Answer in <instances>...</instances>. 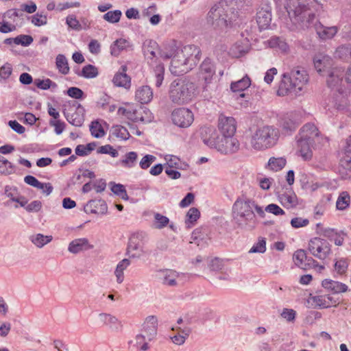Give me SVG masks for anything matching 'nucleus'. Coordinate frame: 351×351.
Returning a JSON list of instances; mask_svg holds the SVG:
<instances>
[{
  "mask_svg": "<svg viewBox=\"0 0 351 351\" xmlns=\"http://www.w3.org/2000/svg\"><path fill=\"white\" fill-rule=\"evenodd\" d=\"M91 134L95 138H101L104 136V130L98 121H93L90 126Z\"/></svg>",
  "mask_w": 351,
  "mask_h": 351,
  "instance_id": "obj_50",
  "label": "nucleus"
},
{
  "mask_svg": "<svg viewBox=\"0 0 351 351\" xmlns=\"http://www.w3.org/2000/svg\"><path fill=\"white\" fill-rule=\"evenodd\" d=\"M97 75V69L92 64L85 66L82 70L81 75L86 78H93L96 77Z\"/></svg>",
  "mask_w": 351,
  "mask_h": 351,
  "instance_id": "obj_54",
  "label": "nucleus"
},
{
  "mask_svg": "<svg viewBox=\"0 0 351 351\" xmlns=\"http://www.w3.org/2000/svg\"><path fill=\"white\" fill-rule=\"evenodd\" d=\"M99 154H108L115 158L118 156V152L112 147L110 145H106L99 147L97 149Z\"/></svg>",
  "mask_w": 351,
  "mask_h": 351,
  "instance_id": "obj_64",
  "label": "nucleus"
},
{
  "mask_svg": "<svg viewBox=\"0 0 351 351\" xmlns=\"http://www.w3.org/2000/svg\"><path fill=\"white\" fill-rule=\"evenodd\" d=\"M52 236H45L43 234H36L30 237V241L38 247L41 248L52 241Z\"/></svg>",
  "mask_w": 351,
  "mask_h": 351,
  "instance_id": "obj_37",
  "label": "nucleus"
},
{
  "mask_svg": "<svg viewBox=\"0 0 351 351\" xmlns=\"http://www.w3.org/2000/svg\"><path fill=\"white\" fill-rule=\"evenodd\" d=\"M332 59L324 53H318L313 58L315 68L319 73L328 71L332 65Z\"/></svg>",
  "mask_w": 351,
  "mask_h": 351,
  "instance_id": "obj_23",
  "label": "nucleus"
},
{
  "mask_svg": "<svg viewBox=\"0 0 351 351\" xmlns=\"http://www.w3.org/2000/svg\"><path fill=\"white\" fill-rule=\"evenodd\" d=\"M344 156L341 160V166L346 172V177L351 178V136L346 141V145L343 148Z\"/></svg>",
  "mask_w": 351,
  "mask_h": 351,
  "instance_id": "obj_24",
  "label": "nucleus"
},
{
  "mask_svg": "<svg viewBox=\"0 0 351 351\" xmlns=\"http://www.w3.org/2000/svg\"><path fill=\"white\" fill-rule=\"evenodd\" d=\"M243 5V0H221L208 12L207 25L217 34L226 32L237 19V10Z\"/></svg>",
  "mask_w": 351,
  "mask_h": 351,
  "instance_id": "obj_2",
  "label": "nucleus"
},
{
  "mask_svg": "<svg viewBox=\"0 0 351 351\" xmlns=\"http://www.w3.org/2000/svg\"><path fill=\"white\" fill-rule=\"evenodd\" d=\"M215 74V66L210 58L205 59L200 64L197 77L199 80L204 82V89H206L208 84L212 82Z\"/></svg>",
  "mask_w": 351,
  "mask_h": 351,
  "instance_id": "obj_13",
  "label": "nucleus"
},
{
  "mask_svg": "<svg viewBox=\"0 0 351 351\" xmlns=\"http://www.w3.org/2000/svg\"><path fill=\"white\" fill-rule=\"evenodd\" d=\"M318 37L322 40L332 39L338 32L339 28L337 26H324L317 20L313 24Z\"/></svg>",
  "mask_w": 351,
  "mask_h": 351,
  "instance_id": "obj_20",
  "label": "nucleus"
},
{
  "mask_svg": "<svg viewBox=\"0 0 351 351\" xmlns=\"http://www.w3.org/2000/svg\"><path fill=\"white\" fill-rule=\"evenodd\" d=\"M130 265V261L128 258H124L118 263L114 271L117 283L121 284L123 282L124 270H125Z\"/></svg>",
  "mask_w": 351,
  "mask_h": 351,
  "instance_id": "obj_34",
  "label": "nucleus"
},
{
  "mask_svg": "<svg viewBox=\"0 0 351 351\" xmlns=\"http://www.w3.org/2000/svg\"><path fill=\"white\" fill-rule=\"evenodd\" d=\"M84 210L86 213L104 215L107 213L108 206L102 199H93L88 202L84 206Z\"/></svg>",
  "mask_w": 351,
  "mask_h": 351,
  "instance_id": "obj_25",
  "label": "nucleus"
},
{
  "mask_svg": "<svg viewBox=\"0 0 351 351\" xmlns=\"http://www.w3.org/2000/svg\"><path fill=\"white\" fill-rule=\"evenodd\" d=\"M180 49L177 43L175 40H171L167 43L164 47L160 49L159 55L162 58L164 59H173L175 54Z\"/></svg>",
  "mask_w": 351,
  "mask_h": 351,
  "instance_id": "obj_32",
  "label": "nucleus"
},
{
  "mask_svg": "<svg viewBox=\"0 0 351 351\" xmlns=\"http://www.w3.org/2000/svg\"><path fill=\"white\" fill-rule=\"evenodd\" d=\"M118 114L125 116L128 119L134 122H150L152 116L151 112L146 108H141L139 110L127 109L121 107L118 109Z\"/></svg>",
  "mask_w": 351,
  "mask_h": 351,
  "instance_id": "obj_11",
  "label": "nucleus"
},
{
  "mask_svg": "<svg viewBox=\"0 0 351 351\" xmlns=\"http://www.w3.org/2000/svg\"><path fill=\"white\" fill-rule=\"evenodd\" d=\"M298 152L304 160H309L313 157L312 143L301 138L297 141Z\"/></svg>",
  "mask_w": 351,
  "mask_h": 351,
  "instance_id": "obj_30",
  "label": "nucleus"
},
{
  "mask_svg": "<svg viewBox=\"0 0 351 351\" xmlns=\"http://www.w3.org/2000/svg\"><path fill=\"white\" fill-rule=\"evenodd\" d=\"M317 128L313 123H306L302 126L299 133V138L311 142L318 134Z\"/></svg>",
  "mask_w": 351,
  "mask_h": 351,
  "instance_id": "obj_29",
  "label": "nucleus"
},
{
  "mask_svg": "<svg viewBox=\"0 0 351 351\" xmlns=\"http://www.w3.org/2000/svg\"><path fill=\"white\" fill-rule=\"evenodd\" d=\"M158 320L154 315L148 316L143 325V330L145 333L147 338L151 341L156 335Z\"/></svg>",
  "mask_w": 351,
  "mask_h": 351,
  "instance_id": "obj_26",
  "label": "nucleus"
},
{
  "mask_svg": "<svg viewBox=\"0 0 351 351\" xmlns=\"http://www.w3.org/2000/svg\"><path fill=\"white\" fill-rule=\"evenodd\" d=\"M335 58L348 61L351 59V44H345L339 46L335 53Z\"/></svg>",
  "mask_w": 351,
  "mask_h": 351,
  "instance_id": "obj_33",
  "label": "nucleus"
},
{
  "mask_svg": "<svg viewBox=\"0 0 351 351\" xmlns=\"http://www.w3.org/2000/svg\"><path fill=\"white\" fill-rule=\"evenodd\" d=\"M156 156L150 154L145 155L140 161L139 165L141 169H147L156 160Z\"/></svg>",
  "mask_w": 351,
  "mask_h": 351,
  "instance_id": "obj_59",
  "label": "nucleus"
},
{
  "mask_svg": "<svg viewBox=\"0 0 351 351\" xmlns=\"http://www.w3.org/2000/svg\"><path fill=\"white\" fill-rule=\"evenodd\" d=\"M128 46V42L125 39H118L111 45L110 53L114 56H118Z\"/></svg>",
  "mask_w": 351,
  "mask_h": 351,
  "instance_id": "obj_39",
  "label": "nucleus"
},
{
  "mask_svg": "<svg viewBox=\"0 0 351 351\" xmlns=\"http://www.w3.org/2000/svg\"><path fill=\"white\" fill-rule=\"evenodd\" d=\"M110 133L113 136L121 140H127L130 137V133L128 130L119 125H114L110 130Z\"/></svg>",
  "mask_w": 351,
  "mask_h": 351,
  "instance_id": "obj_40",
  "label": "nucleus"
},
{
  "mask_svg": "<svg viewBox=\"0 0 351 351\" xmlns=\"http://www.w3.org/2000/svg\"><path fill=\"white\" fill-rule=\"evenodd\" d=\"M200 216V213L197 208H191L186 215V223H191L193 224L195 221H196Z\"/></svg>",
  "mask_w": 351,
  "mask_h": 351,
  "instance_id": "obj_53",
  "label": "nucleus"
},
{
  "mask_svg": "<svg viewBox=\"0 0 351 351\" xmlns=\"http://www.w3.org/2000/svg\"><path fill=\"white\" fill-rule=\"evenodd\" d=\"M300 123L299 116L295 113H290L281 119L279 126L284 134H289L297 129Z\"/></svg>",
  "mask_w": 351,
  "mask_h": 351,
  "instance_id": "obj_17",
  "label": "nucleus"
},
{
  "mask_svg": "<svg viewBox=\"0 0 351 351\" xmlns=\"http://www.w3.org/2000/svg\"><path fill=\"white\" fill-rule=\"evenodd\" d=\"M256 21L261 29H267L271 21V12L270 7L262 8L256 14Z\"/></svg>",
  "mask_w": 351,
  "mask_h": 351,
  "instance_id": "obj_27",
  "label": "nucleus"
},
{
  "mask_svg": "<svg viewBox=\"0 0 351 351\" xmlns=\"http://www.w3.org/2000/svg\"><path fill=\"white\" fill-rule=\"evenodd\" d=\"M122 12L119 10H116L114 11H109L106 13L103 16V19L109 23H116L119 21Z\"/></svg>",
  "mask_w": 351,
  "mask_h": 351,
  "instance_id": "obj_49",
  "label": "nucleus"
},
{
  "mask_svg": "<svg viewBox=\"0 0 351 351\" xmlns=\"http://www.w3.org/2000/svg\"><path fill=\"white\" fill-rule=\"evenodd\" d=\"M158 47L157 43L155 41L149 40L147 46L145 49V53L150 58H153L156 56V51L155 49Z\"/></svg>",
  "mask_w": 351,
  "mask_h": 351,
  "instance_id": "obj_62",
  "label": "nucleus"
},
{
  "mask_svg": "<svg viewBox=\"0 0 351 351\" xmlns=\"http://www.w3.org/2000/svg\"><path fill=\"white\" fill-rule=\"evenodd\" d=\"M328 141V138L321 135L319 131H318V134H317V136H315L311 141L312 147L314 149L320 148L322 146L326 145Z\"/></svg>",
  "mask_w": 351,
  "mask_h": 351,
  "instance_id": "obj_57",
  "label": "nucleus"
},
{
  "mask_svg": "<svg viewBox=\"0 0 351 351\" xmlns=\"http://www.w3.org/2000/svg\"><path fill=\"white\" fill-rule=\"evenodd\" d=\"M293 261L297 266H298L302 269L306 268V264L305 263L306 261H311L313 263L315 262V261L312 258H309V259L307 258L306 252L303 250H297L294 253Z\"/></svg>",
  "mask_w": 351,
  "mask_h": 351,
  "instance_id": "obj_38",
  "label": "nucleus"
},
{
  "mask_svg": "<svg viewBox=\"0 0 351 351\" xmlns=\"http://www.w3.org/2000/svg\"><path fill=\"white\" fill-rule=\"evenodd\" d=\"M153 98V91L150 86H139L135 93V99L141 104H148Z\"/></svg>",
  "mask_w": 351,
  "mask_h": 351,
  "instance_id": "obj_28",
  "label": "nucleus"
},
{
  "mask_svg": "<svg viewBox=\"0 0 351 351\" xmlns=\"http://www.w3.org/2000/svg\"><path fill=\"white\" fill-rule=\"evenodd\" d=\"M200 136L204 144L211 148L217 149L221 137L213 126H204L201 128Z\"/></svg>",
  "mask_w": 351,
  "mask_h": 351,
  "instance_id": "obj_16",
  "label": "nucleus"
},
{
  "mask_svg": "<svg viewBox=\"0 0 351 351\" xmlns=\"http://www.w3.org/2000/svg\"><path fill=\"white\" fill-rule=\"evenodd\" d=\"M34 84L38 88H40L42 90H47V89L50 88L51 87H52V88L57 87V84L55 82H52L49 78H47L46 80L36 79L34 81Z\"/></svg>",
  "mask_w": 351,
  "mask_h": 351,
  "instance_id": "obj_52",
  "label": "nucleus"
},
{
  "mask_svg": "<svg viewBox=\"0 0 351 351\" xmlns=\"http://www.w3.org/2000/svg\"><path fill=\"white\" fill-rule=\"evenodd\" d=\"M348 267V263L346 259L341 258L337 261L335 264V269L336 271L339 274L346 273Z\"/></svg>",
  "mask_w": 351,
  "mask_h": 351,
  "instance_id": "obj_61",
  "label": "nucleus"
},
{
  "mask_svg": "<svg viewBox=\"0 0 351 351\" xmlns=\"http://www.w3.org/2000/svg\"><path fill=\"white\" fill-rule=\"evenodd\" d=\"M201 51L193 45L183 47L177 51L171 62L169 70L174 75H181L191 71L199 62Z\"/></svg>",
  "mask_w": 351,
  "mask_h": 351,
  "instance_id": "obj_5",
  "label": "nucleus"
},
{
  "mask_svg": "<svg viewBox=\"0 0 351 351\" xmlns=\"http://www.w3.org/2000/svg\"><path fill=\"white\" fill-rule=\"evenodd\" d=\"M218 128L222 136H234L237 130L236 121L232 117L221 114L219 117Z\"/></svg>",
  "mask_w": 351,
  "mask_h": 351,
  "instance_id": "obj_18",
  "label": "nucleus"
},
{
  "mask_svg": "<svg viewBox=\"0 0 351 351\" xmlns=\"http://www.w3.org/2000/svg\"><path fill=\"white\" fill-rule=\"evenodd\" d=\"M266 250V241L265 239H259L252 247L250 250L249 253H263Z\"/></svg>",
  "mask_w": 351,
  "mask_h": 351,
  "instance_id": "obj_55",
  "label": "nucleus"
},
{
  "mask_svg": "<svg viewBox=\"0 0 351 351\" xmlns=\"http://www.w3.org/2000/svg\"><path fill=\"white\" fill-rule=\"evenodd\" d=\"M344 77V69L341 67H334L328 71L326 83L328 87L342 93L341 84Z\"/></svg>",
  "mask_w": 351,
  "mask_h": 351,
  "instance_id": "obj_14",
  "label": "nucleus"
},
{
  "mask_svg": "<svg viewBox=\"0 0 351 351\" xmlns=\"http://www.w3.org/2000/svg\"><path fill=\"white\" fill-rule=\"evenodd\" d=\"M254 210L261 217H265V213L263 207L258 206L254 200L244 197L237 198L232 205L233 223L239 229L254 230L258 224Z\"/></svg>",
  "mask_w": 351,
  "mask_h": 351,
  "instance_id": "obj_3",
  "label": "nucleus"
},
{
  "mask_svg": "<svg viewBox=\"0 0 351 351\" xmlns=\"http://www.w3.org/2000/svg\"><path fill=\"white\" fill-rule=\"evenodd\" d=\"M250 84L251 80L250 77L247 75H245L242 79L237 82H232L230 85V88L234 92L243 91L244 90L250 87Z\"/></svg>",
  "mask_w": 351,
  "mask_h": 351,
  "instance_id": "obj_36",
  "label": "nucleus"
},
{
  "mask_svg": "<svg viewBox=\"0 0 351 351\" xmlns=\"http://www.w3.org/2000/svg\"><path fill=\"white\" fill-rule=\"evenodd\" d=\"M137 157L138 155L136 152H130L127 153L125 155L124 158L121 160V164L124 167L132 168L136 165Z\"/></svg>",
  "mask_w": 351,
  "mask_h": 351,
  "instance_id": "obj_46",
  "label": "nucleus"
},
{
  "mask_svg": "<svg viewBox=\"0 0 351 351\" xmlns=\"http://www.w3.org/2000/svg\"><path fill=\"white\" fill-rule=\"evenodd\" d=\"M171 120L176 125L186 128L189 127L194 121L192 111L188 108H180L175 109L171 113Z\"/></svg>",
  "mask_w": 351,
  "mask_h": 351,
  "instance_id": "obj_12",
  "label": "nucleus"
},
{
  "mask_svg": "<svg viewBox=\"0 0 351 351\" xmlns=\"http://www.w3.org/2000/svg\"><path fill=\"white\" fill-rule=\"evenodd\" d=\"M66 23L70 28L76 31L82 29L81 24L74 15H69L66 19Z\"/></svg>",
  "mask_w": 351,
  "mask_h": 351,
  "instance_id": "obj_58",
  "label": "nucleus"
},
{
  "mask_svg": "<svg viewBox=\"0 0 351 351\" xmlns=\"http://www.w3.org/2000/svg\"><path fill=\"white\" fill-rule=\"evenodd\" d=\"M308 82V75L305 70L295 68L290 73L283 74L277 90L278 96L290 94L296 95L300 92Z\"/></svg>",
  "mask_w": 351,
  "mask_h": 351,
  "instance_id": "obj_6",
  "label": "nucleus"
},
{
  "mask_svg": "<svg viewBox=\"0 0 351 351\" xmlns=\"http://www.w3.org/2000/svg\"><path fill=\"white\" fill-rule=\"evenodd\" d=\"M98 322L101 326H106L115 332H119L123 327L121 322L116 316L110 313H99L98 315Z\"/></svg>",
  "mask_w": 351,
  "mask_h": 351,
  "instance_id": "obj_19",
  "label": "nucleus"
},
{
  "mask_svg": "<svg viewBox=\"0 0 351 351\" xmlns=\"http://www.w3.org/2000/svg\"><path fill=\"white\" fill-rule=\"evenodd\" d=\"M56 67L59 72L66 75L69 72V66L67 59L62 54H58L56 60Z\"/></svg>",
  "mask_w": 351,
  "mask_h": 351,
  "instance_id": "obj_42",
  "label": "nucleus"
},
{
  "mask_svg": "<svg viewBox=\"0 0 351 351\" xmlns=\"http://www.w3.org/2000/svg\"><path fill=\"white\" fill-rule=\"evenodd\" d=\"M218 143L216 149L224 154H234L240 148L239 141L233 136H222Z\"/></svg>",
  "mask_w": 351,
  "mask_h": 351,
  "instance_id": "obj_15",
  "label": "nucleus"
},
{
  "mask_svg": "<svg viewBox=\"0 0 351 351\" xmlns=\"http://www.w3.org/2000/svg\"><path fill=\"white\" fill-rule=\"evenodd\" d=\"M93 248L86 238H78L71 241L68 246V251L73 254L87 251Z\"/></svg>",
  "mask_w": 351,
  "mask_h": 351,
  "instance_id": "obj_21",
  "label": "nucleus"
},
{
  "mask_svg": "<svg viewBox=\"0 0 351 351\" xmlns=\"http://www.w3.org/2000/svg\"><path fill=\"white\" fill-rule=\"evenodd\" d=\"M148 239L147 234L145 232H136L130 238L127 252L130 257L140 258L146 254L145 243Z\"/></svg>",
  "mask_w": 351,
  "mask_h": 351,
  "instance_id": "obj_8",
  "label": "nucleus"
},
{
  "mask_svg": "<svg viewBox=\"0 0 351 351\" xmlns=\"http://www.w3.org/2000/svg\"><path fill=\"white\" fill-rule=\"evenodd\" d=\"M14 172V166L0 155V174L10 175Z\"/></svg>",
  "mask_w": 351,
  "mask_h": 351,
  "instance_id": "obj_44",
  "label": "nucleus"
},
{
  "mask_svg": "<svg viewBox=\"0 0 351 351\" xmlns=\"http://www.w3.org/2000/svg\"><path fill=\"white\" fill-rule=\"evenodd\" d=\"M350 202V197L349 194L347 192H342L339 196L336 206L338 210H344L346 208Z\"/></svg>",
  "mask_w": 351,
  "mask_h": 351,
  "instance_id": "obj_47",
  "label": "nucleus"
},
{
  "mask_svg": "<svg viewBox=\"0 0 351 351\" xmlns=\"http://www.w3.org/2000/svg\"><path fill=\"white\" fill-rule=\"evenodd\" d=\"M169 222V219L158 213L154 214L153 227L156 229H162L166 227Z\"/></svg>",
  "mask_w": 351,
  "mask_h": 351,
  "instance_id": "obj_45",
  "label": "nucleus"
},
{
  "mask_svg": "<svg viewBox=\"0 0 351 351\" xmlns=\"http://www.w3.org/2000/svg\"><path fill=\"white\" fill-rule=\"evenodd\" d=\"M291 31L305 30L313 26L322 6L316 0H288L285 5Z\"/></svg>",
  "mask_w": 351,
  "mask_h": 351,
  "instance_id": "obj_1",
  "label": "nucleus"
},
{
  "mask_svg": "<svg viewBox=\"0 0 351 351\" xmlns=\"http://www.w3.org/2000/svg\"><path fill=\"white\" fill-rule=\"evenodd\" d=\"M322 285L324 288L331 291L334 293H344L348 291V286L346 285L329 279L324 280Z\"/></svg>",
  "mask_w": 351,
  "mask_h": 351,
  "instance_id": "obj_31",
  "label": "nucleus"
},
{
  "mask_svg": "<svg viewBox=\"0 0 351 351\" xmlns=\"http://www.w3.org/2000/svg\"><path fill=\"white\" fill-rule=\"evenodd\" d=\"M31 21L35 26L45 25L47 23V16L43 12L36 13L31 17Z\"/></svg>",
  "mask_w": 351,
  "mask_h": 351,
  "instance_id": "obj_51",
  "label": "nucleus"
},
{
  "mask_svg": "<svg viewBox=\"0 0 351 351\" xmlns=\"http://www.w3.org/2000/svg\"><path fill=\"white\" fill-rule=\"evenodd\" d=\"M280 131L274 125H263L252 130L245 137V145L256 152L265 151L274 147L279 139Z\"/></svg>",
  "mask_w": 351,
  "mask_h": 351,
  "instance_id": "obj_4",
  "label": "nucleus"
},
{
  "mask_svg": "<svg viewBox=\"0 0 351 351\" xmlns=\"http://www.w3.org/2000/svg\"><path fill=\"white\" fill-rule=\"evenodd\" d=\"M248 51L247 46H243L241 42L236 43L230 49V53L234 57H240Z\"/></svg>",
  "mask_w": 351,
  "mask_h": 351,
  "instance_id": "obj_48",
  "label": "nucleus"
},
{
  "mask_svg": "<svg viewBox=\"0 0 351 351\" xmlns=\"http://www.w3.org/2000/svg\"><path fill=\"white\" fill-rule=\"evenodd\" d=\"M308 250L313 256L324 260L330 253V245L327 241L315 237L308 243Z\"/></svg>",
  "mask_w": 351,
  "mask_h": 351,
  "instance_id": "obj_10",
  "label": "nucleus"
},
{
  "mask_svg": "<svg viewBox=\"0 0 351 351\" xmlns=\"http://www.w3.org/2000/svg\"><path fill=\"white\" fill-rule=\"evenodd\" d=\"M33 42V38L30 36L20 35L14 38V43L16 45L28 46Z\"/></svg>",
  "mask_w": 351,
  "mask_h": 351,
  "instance_id": "obj_60",
  "label": "nucleus"
},
{
  "mask_svg": "<svg viewBox=\"0 0 351 351\" xmlns=\"http://www.w3.org/2000/svg\"><path fill=\"white\" fill-rule=\"evenodd\" d=\"M156 86L160 87L164 80L165 68L162 64H158L155 68Z\"/></svg>",
  "mask_w": 351,
  "mask_h": 351,
  "instance_id": "obj_56",
  "label": "nucleus"
},
{
  "mask_svg": "<svg viewBox=\"0 0 351 351\" xmlns=\"http://www.w3.org/2000/svg\"><path fill=\"white\" fill-rule=\"evenodd\" d=\"M279 199L283 206L292 208L297 205V197L294 194L284 193L279 196Z\"/></svg>",
  "mask_w": 351,
  "mask_h": 351,
  "instance_id": "obj_43",
  "label": "nucleus"
},
{
  "mask_svg": "<svg viewBox=\"0 0 351 351\" xmlns=\"http://www.w3.org/2000/svg\"><path fill=\"white\" fill-rule=\"evenodd\" d=\"M165 160H167V165L169 166V168L180 169L182 167L180 159L175 156H167Z\"/></svg>",
  "mask_w": 351,
  "mask_h": 351,
  "instance_id": "obj_63",
  "label": "nucleus"
},
{
  "mask_svg": "<svg viewBox=\"0 0 351 351\" xmlns=\"http://www.w3.org/2000/svg\"><path fill=\"white\" fill-rule=\"evenodd\" d=\"M269 45L270 47L278 49L282 52H287L289 49V46L285 40L278 37L270 38Z\"/></svg>",
  "mask_w": 351,
  "mask_h": 351,
  "instance_id": "obj_41",
  "label": "nucleus"
},
{
  "mask_svg": "<svg viewBox=\"0 0 351 351\" xmlns=\"http://www.w3.org/2000/svg\"><path fill=\"white\" fill-rule=\"evenodd\" d=\"M158 278L167 287H178L184 283L185 275L173 269H163L158 272Z\"/></svg>",
  "mask_w": 351,
  "mask_h": 351,
  "instance_id": "obj_9",
  "label": "nucleus"
},
{
  "mask_svg": "<svg viewBox=\"0 0 351 351\" xmlns=\"http://www.w3.org/2000/svg\"><path fill=\"white\" fill-rule=\"evenodd\" d=\"M287 164L285 157H271L269 159L267 167L273 171H278L282 169Z\"/></svg>",
  "mask_w": 351,
  "mask_h": 351,
  "instance_id": "obj_35",
  "label": "nucleus"
},
{
  "mask_svg": "<svg viewBox=\"0 0 351 351\" xmlns=\"http://www.w3.org/2000/svg\"><path fill=\"white\" fill-rule=\"evenodd\" d=\"M196 86L189 80L177 79L169 86L170 100L178 105H183L192 101L195 95Z\"/></svg>",
  "mask_w": 351,
  "mask_h": 351,
  "instance_id": "obj_7",
  "label": "nucleus"
},
{
  "mask_svg": "<svg viewBox=\"0 0 351 351\" xmlns=\"http://www.w3.org/2000/svg\"><path fill=\"white\" fill-rule=\"evenodd\" d=\"M121 69V71L117 72L114 75L112 83L117 87H122L128 90L131 86V78L126 74V66H122Z\"/></svg>",
  "mask_w": 351,
  "mask_h": 351,
  "instance_id": "obj_22",
  "label": "nucleus"
}]
</instances>
